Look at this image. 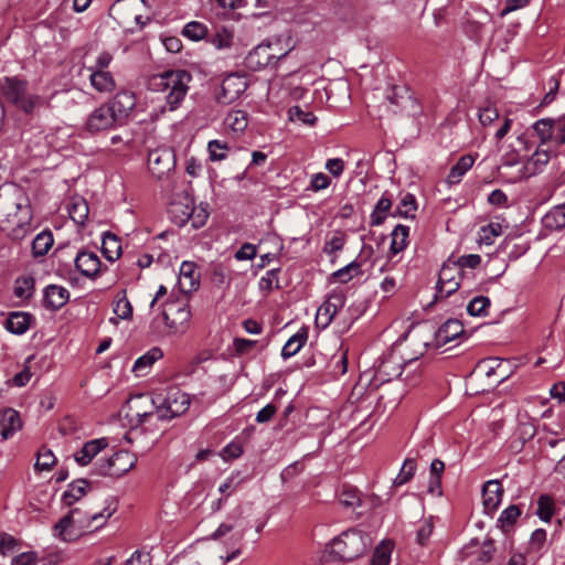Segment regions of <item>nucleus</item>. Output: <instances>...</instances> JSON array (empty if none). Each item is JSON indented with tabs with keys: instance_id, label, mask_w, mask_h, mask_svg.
<instances>
[{
	"instance_id": "obj_28",
	"label": "nucleus",
	"mask_w": 565,
	"mask_h": 565,
	"mask_svg": "<svg viewBox=\"0 0 565 565\" xmlns=\"http://www.w3.org/2000/svg\"><path fill=\"white\" fill-rule=\"evenodd\" d=\"M92 86L99 93H110L115 89L116 83L110 72L103 70L89 71Z\"/></svg>"
},
{
	"instance_id": "obj_52",
	"label": "nucleus",
	"mask_w": 565,
	"mask_h": 565,
	"mask_svg": "<svg viewBox=\"0 0 565 565\" xmlns=\"http://www.w3.org/2000/svg\"><path fill=\"white\" fill-rule=\"evenodd\" d=\"M445 470V463L439 460L435 459L430 463V478H429V492L434 493L436 490L440 488V479L441 475Z\"/></svg>"
},
{
	"instance_id": "obj_10",
	"label": "nucleus",
	"mask_w": 565,
	"mask_h": 565,
	"mask_svg": "<svg viewBox=\"0 0 565 565\" xmlns=\"http://www.w3.org/2000/svg\"><path fill=\"white\" fill-rule=\"evenodd\" d=\"M470 286L467 280L461 279L460 268L455 265L454 258H448L443 265L437 282V297L447 298L456 292L460 286Z\"/></svg>"
},
{
	"instance_id": "obj_51",
	"label": "nucleus",
	"mask_w": 565,
	"mask_h": 565,
	"mask_svg": "<svg viewBox=\"0 0 565 565\" xmlns=\"http://www.w3.org/2000/svg\"><path fill=\"white\" fill-rule=\"evenodd\" d=\"M416 462L414 459H406L399 470V473L394 479V486L399 487L407 483L415 475Z\"/></svg>"
},
{
	"instance_id": "obj_46",
	"label": "nucleus",
	"mask_w": 565,
	"mask_h": 565,
	"mask_svg": "<svg viewBox=\"0 0 565 565\" xmlns=\"http://www.w3.org/2000/svg\"><path fill=\"white\" fill-rule=\"evenodd\" d=\"M502 234V225L500 223H490L482 226L479 231V243L483 245H492L495 237Z\"/></svg>"
},
{
	"instance_id": "obj_34",
	"label": "nucleus",
	"mask_w": 565,
	"mask_h": 565,
	"mask_svg": "<svg viewBox=\"0 0 565 565\" xmlns=\"http://www.w3.org/2000/svg\"><path fill=\"white\" fill-rule=\"evenodd\" d=\"M392 242L390 252L396 255L404 250L408 245L409 227L406 225L398 224L394 227L392 234Z\"/></svg>"
},
{
	"instance_id": "obj_13",
	"label": "nucleus",
	"mask_w": 565,
	"mask_h": 565,
	"mask_svg": "<svg viewBox=\"0 0 565 565\" xmlns=\"http://www.w3.org/2000/svg\"><path fill=\"white\" fill-rule=\"evenodd\" d=\"M106 104L100 105L88 116L86 120V129L90 134H97L100 131L109 130L119 125V121L114 115V110H110Z\"/></svg>"
},
{
	"instance_id": "obj_1",
	"label": "nucleus",
	"mask_w": 565,
	"mask_h": 565,
	"mask_svg": "<svg viewBox=\"0 0 565 565\" xmlns=\"http://www.w3.org/2000/svg\"><path fill=\"white\" fill-rule=\"evenodd\" d=\"M192 76L184 70L166 71L149 77L148 87L153 92L166 93L169 110H174L184 99Z\"/></svg>"
},
{
	"instance_id": "obj_35",
	"label": "nucleus",
	"mask_w": 565,
	"mask_h": 565,
	"mask_svg": "<svg viewBox=\"0 0 565 565\" xmlns=\"http://www.w3.org/2000/svg\"><path fill=\"white\" fill-rule=\"evenodd\" d=\"M543 225L552 231L562 230L565 227V203L554 206L550 212L543 216Z\"/></svg>"
},
{
	"instance_id": "obj_18",
	"label": "nucleus",
	"mask_w": 565,
	"mask_h": 565,
	"mask_svg": "<svg viewBox=\"0 0 565 565\" xmlns=\"http://www.w3.org/2000/svg\"><path fill=\"white\" fill-rule=\"evenodd\" d=\"M193 203L194 200L189 194L179 195L171 202L169 214L175 225L184 226L186 223H189Z\"/></svg>"
},
{
	"instance_id": "obj_4",
	"label": "nucleus",
	"mask_w": 565,
	"mask_h": 565,
	"mask_svg": "<svg viewBox=\"0 0 565 565\" xmlns=\"http://www.w3.org/2000/svg\"><path fill=\"white\" fill-rule=\"evenodd\" d=\"M28 83L18 77H4L0 82V89L8 102L21 108L25 113H32L40 102L36 95L28 94Z\"/></svg>"
},
{
	"instance_id": "obj_19",
	"label": "nucleus",
	"mask_w": 565,
	"mask_h": 565,
	"mask_svg": "<svg viewBox=\"0 0 565 565\" xmlns=\"http://www.w3.org/2000/svg\"><path fill=\"white\" fill-rule=\"evenodd\" d=\"M154 415L151 407V397L145 394L134 396L128 402V416L136 418L138 423H143L150 416Z\"/></svg>"
},
{
	"instance_id": "obj_3",
	"label": "nucleus",
	"mask_w": 565,
	"mask_h": 565,
	"mask_svg": "<svg viewBox=\"0 0 565 565\" xmlns=\"http://www.w3.org/2000/svg\"><path fill=\"white\" fill-rule=\"evenodd\" d=\"M191 404L189 394L177 386L154 392L151 396V407L158 420H171L183 415Z\"/></svg>"
},
{
	"instance_id": "obj_8",
	"label": "nucleus",
	"mask_w": 565,
	"mask_h": 565,
	"mask_svg": "<svg viewBox=\"0 0 565 565\" xmlns=\"http://www.w3.org/2000/svg\"><path fill=\"white\" fill-rule=\"evenodd\" d=\"M137 462V458L128 450L116 451L111 457L95 465L94 473L119 478L130 471Z\"/></svg>"
},
{
	"instance_id": "obj_45",
	"label": "nucleus",
	"mask_w": 565,
	"mask_h": 565,
	"mask_svg": "<svg viewBox=\"0 0 565 565\" xmlns=\"http://www.w3.org/2000/svg\"><path fill=\"white\" fill-rule=\"evenodd\" d=\"M456 266L460 268L461 279H469V273L465 271L466 268L475 269L481 263V257L478 254L462 255L457 259H454Z\"/></svg>"
},
{
	"instance_id": "obj_61",
	"label": "nucleus",
	"mask_w": 565,
	"mask_h": 565,
	"mask_svg": "<svg viewBox=\"0 0 565 565\" xmlns=\"http://www.w3.org/2000/svg\"><path fill=\"white\" fill-rule=\"evenodd\" d=\"M330 184H331V179L326 173L318 172V173L312 174L310 184H309V190H311L313 192H319L321 190L329 188Z\"/></svg>"
},
{
	"instance_id": "obj_20",
	"label": "nucleus",
	"mask_w": 565,
	"mask_h": 565,
	"mask_svg": "<svg viewBox=\"0 0 565 565\" xmlns=\"http://www.w3.org/2000/svg\"><path fill=\"white\" fill-rule=\"evenodd\" d=\"M70 300V291L58 285H49L43 291V301L45 308L50 310H58Z\"/></svg>"
},
{
	"instance_id": "obj_60",
	"label": "nucleus",
	"mask_w": 565,
	"mask_h": 565,
	"mask_svg": "<svg viewBox=\"0 0 565 565\" xmlns=\"http://www.w3.org/2000/svg\"><path fill=\"white\" fill-rule=\"evenodd\" d=\"M273 64L275 65L279 60L284 58L291 50V47L284 49L281 47V42L279 39L273 41H266Z\"/></svg>"
},
{
	"instance_id": "obj_33",
	"label": "nucleus",
	"mask_w": 565,
	"mask_h": 565,
	"mask_svg": "<svg viewBox=\"0 0 565 565\" xmlns=\"http://www.w3.org/2000/svg\"><path fill=\"white\" fill-rule=\"evenodd\" d=\"M70 217L79 225H83L88 217L89 207L87 201L82 196L72 198L68 204Z\"/></svg>"
},
{
	"instance_id": "obj_37",
	"label": "nucleus",
	"mask_w": 565,
	"mask_h": 565,
	"mask_svg": "<svg viewBox=\"0 0 565 565\" xmlns=\"http://www.w3.org/2000/svg\"><path fill=\"white\" fill-rule=\"evenodd\" d=\"M361 274V263L358 260H353L350 264L345 265L344 267L333 271L330 276V280L347 284L353 277L360 276Z\"/></svg>"
},
{
	"instance_id": "obj_32",
	"label": "nucleus",
	"mask_w": 565,
	"mask_h": 565,
	"mask_svg": "<svg viewBox=\"0 0 565 565\" xmlns=\"http://www.w3.org/2000/svg\"><path fill=\"white\" fill-rule=\"evenodd\" d=\"M475 158L471 154H465L459 158L457 163L450 169L447 182L450 185L458 184L462 177L472 168Z\"/></svg>"
},
{
	"instance_id": "obj_41",
	"label": "nucleus",
	"mask_w": 565,
	"mask_h": 565,
	"mask_svg": "<svg viewBox=\"0 0 565 565\" xmlns=\"http://www.w3.org/2000/svg\"><path fill=\"white\" fill-rule=\"evenodd\" d=\"M53 235L50 231H43L39 233L32 242L33 256H44L53 246Z\"/></svg>"
},
{
	"instance_id": "obj_44",
	"label": "nucleus",
	"mask_w": 565,
	"mask_h": 565,
	"mask_svg": "<svg viewBox=\"0 0 565 565\" xmlns=\"http://www.w3.org/2000/svg\"><path fill=\"white\" fill-rule=\"evenodd\" d=\"M289 120L292 122H299L307 126H313L317 121V117L312 111L302 108L301 106H292L288 110Z\"/></svg>"
},
{
	"instance_id": "obj_7",
	"label": "nucleus",
	"mask_w": 565,
	"mask_h": 565,
	"mask_svg": "<svg viewBox=\"0 0 565 565\" xmlns=\"http://www.w3.org/2000/svg\"><path fill=\"white\" fill-rule=\"evenodd\" d=\"M15 212L7 214V223L11 224L9 236L15 241H22L34 231L33 213L31 205L14 200Z\"/></svg>"
},
{
	"instance_id": "obj_11",
	"label": "nucleus",
	"mask_w": 565,
	"mask_h": 565,
	"mask_svg": "<svg viewBox=\"0 0 565 565\" xmlns=\"http://www.w3.org/2000/svg\"><path fill=\"white\" fill-rule=\"evenodd\" d=\"M405 340L415 348L416 356L414 359H417L436 340L435 328L428 322L418 323L405 334Z\"/></svg>"
},
{
	"instance_id": "obj_6",
	"label": "nucleus",
	"mask_w": 565,
	"mask_h": 565,
	"mask_svg": "<svg viewBox=\"0 0 565 565\" xmlns=\"http://www.w3.org/2000/svg\"><path fill=\"white\" fill-rule=\"evenodd\" d=\"M366 543L363 534L356 530H349L335 537L331 551L340 559L353 561L364 553Z\"/></svg>"
},
{
	"instance_id": "obj_53",
	"label": "nucleus",
	"mask_w": 565,
	"mask_h": 565,
	"mask_svg": "<svg viewBox=\"0 0 565 565\" xmlns=\"http://www.w3.org/2000/svg\"><path fill=\"white\" fill-rule=\"evenodd\" d=\"M520 515L521 509L518 505L512 504L501 512L498 522L500 523L501 527L505 530L512 526L520 518Z\"/></svg>"
},
{
	"instance_id": "obj_38",
	"label": "nucleus",
	"mask_w": 565,
	"mask_h": 565,
	"mask_svg": "<svg viewBox=\"0 0 565 565\" xmlns=\"http://www.w3.org/2000/svg\"><path fill=\"white\" fill-rule=\"evenodd\" d=\"M392 207V199L387 194V192H384L381 196V199L377 201L372 214H371V225L379 226L381 225L384 220L386 218V215L388 211Z\"/></svg>"
},
{
	"instance_id": "obj_29",
	"label": "nucleus",
	"mask_w": 565,
	"mask_h": 565,
	"mask_svg": "<svg viewBox=\"0 0 565 565\" xmlns=\"http://www.w3.org/2000/svg\"><path fill=\"white\" fill-rule=\"evenodd\" d=\"M163 356L162 350L160 348H151L143 355L139 356L132 366V372L137 376H143L148 373V370L152 366V364L160 360Z\"/></svg>"
},
{
	"instance_id": "obj_56",
	"label": "nucleus",
	"mask_w": 565,
	"mask_h": 565,
	"mask_svg": "<svg viewBox=\"0 0 565 565\" xmlns=\"http://www.w3.org/2000/svg\"><path fill=\"white\" fill-rule=\"evenodd\" d=\"M536 514L543 521H550L554 514V502L550 495H541L537 500Z\"/></svg>"
},
{
	"instance_id": "obj_63",
	"label": "nucleus",
	"mask_w": 565,
	"mask_h": 565,
	"mask_svg": "<svg viewBox=\"0 0 565 565\" xmlns=\"http://www.w3.org/2000/svg\"><path fill=\"white\" fill-rule=\"evenodd\" d=\"M499 118V111L495 107L487 106L479 110V120L482 126H488Z\"/></svg>"
},
{
	"instance_id": "obj_23",
	"label": "nucleus",
	"mask_w": 565,
	"mask_h": 565,
	"mask_svg": "<svg viewBox=\"0 0 565 565\" xmlns=\"http://www.w3.org/2000/svg\"><path fill=\"white\" fill-rule=\"evenodd\" d=\"M107 446L108 441L106 438L86 441L82 449L75 452L74 459L79 466H87Z\"/></svg>"
},
{
	"instance_id": "obj_40",
	"label": "nucleus",
	"mask_w": 565,
	"mask_h": 565,
	"mask_svg": "<svg viewBox=\"0 0 565 565\" xmlns=\"http://www.w3.org/2000/svg\"><path fill=\"white\" fill-rule=\"evenodd\" d=\"M307 332H297L291 335L281 350V356L286 360L297 354L307 342Z\"/></svg>"
},
{
	"instance_id": "obj_16",
	"label": "nucleus",
	"mask_w": 565,
	"mask_h": 565,
	"mask_svg": "<svg viewBox=\"0 0 565 565\" xmlns=\"http://www.w3.org/2000/svg\"><path fill=\"white\" fill-rule=\"evenodd\" d=\"M550 159L551 156L547 150L537 149L520 169L519 173L512 179V181L518 182L541 172L548 163Z\"/></svg>"
},
{
	"instance_id": "obj_14",
	"label": "nucleus",
	"mask_w": 565,
	"mask_h": 565,
	"mask_svg": "<svg viewBox=\"0 0 565 565\" xmlns=\"http://www.w3.org/2000/svg\"><path fill=\"white\" fill-rule=\"evenodd\" d=\"M345 297L342 292H332L326 301L318 308L316 322L321 328H327L334 316L343 308Z\"/></svg>"
},
{
	"instance_id": "obj_21",
	"label": "nucleus",
	"mask_w": 565,
	"mask_h": 565,
	"mask_svg": "<svg viewBox=\"0 0 565 565\" xmlns=\"http://www.w3.org/2000/svg\"><path fill=\"white\" fill-rule=\"evenodd\" d=\"M245 65L254 72L274 65L267 43L262 42L254 47L245 57Z\"/></svg>"
},
{
	"instance_id": "obj_2",
	"label": "nucleus",
	"mask_w": 565,
	"mask_h": 565,
	"mask_svg": "<svg viewBox=\"0 0 565 565\" xmlns=\"http://www.w3.org/2000/svg\"><path fill=\"white\" fill-rule=\"evenodd\" d=\"M114 511L115 509L106 508L103 512L87 513L81 508H74L54 525V531L63 541H72L79 532L89 529L93 522H105Z\"/></svg>"
},
{
	"instance_id": "obj_12",
	"label": "nucleus",
	"mask_w": 565,
	"mask_h": 565,
	"mask_svg": "<svg viewBox=\"0 0 565 565\" xmlns=\"http://www.w3.org/2000/svg\"><path fill=\"white\" fill-rule=\"evenodd\" d=\"M247 87L248 83L245 76L230 74L223 79L221 90L216 95V99L220 104L230 105L238 99L239 96L245 93Z\"/></svg>"
},
{
	"instance_id": "obj_15",
	"label": "nucleus",
	"mask_w": 565,
	"mask_h": 565,
	"mask_svg": "<svg viewBox=\"0 0 565 565\" xmlns=\"http://www.w3.org/2000/svg\"><path fill=\"white\" fill-rule=\"evenodd\" d=\"M110 110H114L119 125L124 122L136 106V96L132 92H118L108 103H105Z\"/></svg>"
},
{
	"instance_id": "obj_27",
	"label": "nucleus",
	"mask_w": 565,
	"mask_h": 565,
	"mask_svg": "<svg viewBox=\"0 0 565 565\" xmlns=\"http://www.w3.org/2000/svg\"><path fill=\"white\" fill-rule=\"evenodd\" d=\"M89 482L86 479H78L67 486V490L62 495V502L66 507H72L78 500L86 495Z\"/></svg>"
},
{
	"instance_id": "obj_43",
	"label": "nucleus",
	"mask_w": 565,
	"mask_h": 565,
	"mask_svg": "<svg viewBox=\"0 0 565 565\" xmlns=\"http://www.w3.org/2000/svg\"><path fill=\"white\" fill-rule=\"evenodd\" d=\"M225 125L234 132H243L247 125V114L244 110L230 111L225 118Z\"/></svg>"
},
{
	"instance_id": "obj_26",
	"label": "nucleus",
	"mask_w": 565,
	"mask_h": 565,
	"mask_svg": "<svg viewBox=\"0 0 565 565\" xmlns=\"http://www.w3.org/2000/svg\"><path fill=\"white\" fill-rule=\"evenodd\" d=\"M196 266L192 262H183L180 267L179 287L182 292L189 294L199 286L198 277L194 276Z\"/></svg>"
},
{
	"instance_id": "obj_55",
	"label": "nucleus",
	"mask_w": 565,
	"mask_h": 565,
	"mask_svg": "<svg viewBox=\"0 0 565 565\" xmlns=\"http://www.w3.org/2000/svg\"><path fill=\"white\" fill-rule=\"evenodd\" d=\"M211 43L218 50L228 49L233 43V33L226 28H221L212 35Z\"/></svg>"
},
{
	"instance_id": "obj_48",
	"label": "nucleus",
	"mask_w": 565,
	"mask_h": 565,
	"mask_svg": "<svg viewBox=\"0 0 565 565\" xmlns=\"http://www.w3.org/2000/svg\"><path fill=\"white\" fill-rule=\"evenodd\" d=\"M230 150L228 143L222 140H211L207 143L209 157L212 161H222L226 159Z\"/></svg>"
},
{
	"instance_id": "obj_57",
	"label": "nucleus",
	"mask_w": 565,
	"mask_h": 565,
	"mask_svg": "<svg viewBox=\"0 0 565 565\" xmlns=\"http://www.w3.org/2000/svg\"><path fill=\"white\" fill-rule=\"evenodd\" d=\"M209 218V212L206 209V205H203L201 203L200 205H195L193 203L191 209V217H189V222H191L192 227L200 228L203 225H205L206 221Z\"/></svg>"
},
{
	"instance_id": "obj_36",
	"label": "nucleus",
	"mask_w": 565,
	"mask_h": 565,
	"mask_svg": "<svg viewBox=\"0 0 565 565\" xmlns=\"http://www.w3.org/2000/svg\"><path fill=\"white\" fill-rule=\"evenodd\" d=\"M35 279L32 276H20L14 280L13 295L22 300H29L34 294Z\"/></svg>"
},
{
	"instance_id": "obj_50",
	"label": "nucleus",
	"mask_w": 565,
	"mask_h": 565,
	"mask_svg": "<svg viewBox=\"0 0 565 565\" xmlns=\"http://www.w3.org/2000/svg\"><path fill=\"white\" fill-rule=\"evenodd\" d=\"M182 34L192 41H199L207 34V28L198 21H191L183 28Z\"/></svg>"
},
{
	"instance_id": "obj_59",
	"label": "nucleus",
	"mask_w": 565,
	"mask_h": 565,
	"mask_svg": "<svg viewBox=\"0 0 565 565\" xmlns=\"http://www.w3.org/2000/svg\"><path fill=\"white\" fill-rule=\"evenodd\" d=\"M402 90H403L402 88L392 87L386 95V99L390 103V105L392 106L391 110L393 113H396L397 109L403 107L404 103H406L409 99V97L407 96L406 93L401 94Z\"/></svg>"
},
{
	"instance_id": "obj_49",
	"label": "nucleus",
	"mask_w": 565,
	"mask_h": 565,
	"mask_svg": "<svg viewBox=\"0 0 565 565\" xmlns=\"http://www.w3.org/2000/svg\"><path fill=\"white\" fill-rule=\"evenodd\" d=\"M56 462V458L52 450L41 448L38 452L36 462L34 468L39 471H50Z\"/></svg>"
},
{
	"instance_id": "obj_64",
	"label": "nucleus",
	"mask_w": 565,
	"mask_h": 565,
	"mask_svg": "<svg viewBox=\"0 0 565 565\" xmlns=\"http://www.w3.org/2000/svg\"><path fill=\"white\" fill-rule=\"evenodd\" d=\"M391 559V551L388 547H376L371 559V565H388Z\"/></svg>"
},
{
	"instance_id": "obj_54",
	"label": "nucleus",
	"mask_w": 565,
	"mask_h": 565,
	"mask_svg": "<svg viewBox=\"0 0 565 565\" xmlns=\"http://www.w3.org/2000/svg\"><path fill=\"white\" fill-rule=\"evenodd\" d=\"M533 129L543 142L550 140L554 134V119L543 118L533 125Z\"/></svg>"
},
{
	"instance_id": "obj_58",
	"label": "nucleus",
	"mask_w": 565,
	"mask_h": 565,
	"mask_svg": "<svg viewBox=\"0 0 565 565\" xmlns=\"http://www.w3.org/2000/svg\"><path fill=\"white\" fill-rule=\"evenodd\" d=\"M279 269H270L258 281V287L262 291L270 292L274 288H279Z\"/></svg>"
},
{
	"instance_id": "obj_47",
	"label": "nucleus",
	"mask_w": 565,
	"mask_h": 565,
	"mask_svg": "<svg viewBox=\"0 0 565 565\" xmlns=\"http://www.w3.org/2000/svg\"><path fill=\"white\" fill-rule=\"evenodd\" d=\"M490 306V299L484 296H477L467 306V312L472 317L487 316L488 308Z\"/></svg>"
},
{
	"instance_id": "obj_24",
	"label": "nucleus",
	"mask_w": 565,
	"mask_h": 565,
	"mask_svg": "<svg viewBox=\"0 0 565 565\" xmlns=\"http://www.w3.org/2000/svg\"><path fill=\"white\" fill-rule=\"evenodd\" d=\"M1 437L7 440L22 428V422L17 411L7 408L2 412L0 418Z\"/></svg>"
},
{
	"instance_id": "obj_42",
	"label": "nucleus",
	"mask_w": 565,
	"mask_h": 565,
	"mask_svg": "<svg viewBox=\"0 0 565 565\" xmlns=\"http://www.w3.org/2000/svg\"><path fill=\"white\" fill-rule=\"evenodd\" d=\"M417 210L416 198L412 193L402 194L396 206V214L405 218H414Z\"/></svg>"
},
{
	"instance_id": "obj_62",
	"label": "nucleus",
	"mask_w": 565,
	"mask_h": 565,
	"mask_svg": "<svg viewBox=\"0 0 565 565\" xmlns=\"http://www.w3.org/2000/svg\"><path fill=\"white\" fill-rule=\"evenodd\" d=\"M433 531H434L433 522L430 520H424L417 530L416 540H417L418 544L425 545L427 543V541L429 540Z\"/></svg>"
},
{
	"instance_id": "obj_30",
	"label": "nucleus",
	"mask_w": 565,
	"mask_h": 565,
	"mask_svg": "<svg viewBox=\"0 0 565 565\" xmlns=\"http://www.w3.org/2000/svg\"><path fill=\"white\" fill-rule=\"evenodd\" d=\"M32 316L26 312H11L6 320V329L13 334H23L30 328Z\"/></svg>"
},
{
	"instance_id": "obj_25",
	"label": "nucleus",
	"mask_w": 565,
	"mask_h": 565,
	"mask_svg": "<svg viewBox=\"0 0 565 565\" xmlns=\"http://www.w3.org/2000/svg\"><path fill=\"white\" fill-rule=\"evenodd\" d=\"M463 333V326L457 319H449L441 324L437 330L435 329L436 341L446 344Z\"/></svg>"
},
{
	"instance_id": "obj_5",
	"label": "nucleus",
	"mask_w": 565,
	"mask_h": 565,
	"mask_svg": "<svg viewBox=\"0 0 565 565\" xmlns=\"http://www.w3.org/2000/svg\"><path fill=\"white\" fill-rule=\"evenodd\" d=\"M162 318L169 334H183L191 320L190 305L186 300H168L164 303Z\"/></svg>"
},
{
	"instance_id": "obj_17",
	"label": "nucleus",
	"mask_w": 565,
	"mask_h": 565,
	"mask_svg": "<svg viewBox=\"0 0 565 565\" xmlns=\"http://www.w3.org/2000/svg\"><path fill=\"white\" fill-rule=\"evenodd\" d=\"M76 269L87 278H96L102 270V262L94 252L82 250L74 259Z\"/></svg>"
},
{
	"instance_id": "obj_31",
	"label": "nucleus",
	"mask_w": 565,
	"mask_h": 565,
	"mask_svg": "<svg viewBox=\"0 0 565 565\" xmlns=\"http://www.w3.org/2000/svg\"><path fill=\"white\" fill-rule=\"evenodd\" d=\"M102 253L109 262H115L121 255V243L115 234L105 232L102 237Z\"/></svg>"
},
{
	"instance_id": "obj_39",
	"label": "nucleus",
	"mask_w": 565,
	"mask_h": 565,
	"mask_svg": "<svg viewBox=\"0 0 565 565\" xmlns=\"http://www.w3.org/2000/svg\"><path fill=\"white\" fill-rule=\"evenodd\" d=\"M114 313L116 317L109 319V322L114 326H117L119 320L131 319L132 306L125 294L115 301Z\"/></svg>"
},
{
	"instance_id": "obj_22",
	"label": "nucleus",
	"mask_w": 565,
	"mask_h": 565,
	"mask_svg": "<svg viewBox=\"0 0 565 565\" xmlns=\"http://www.w3.org/2000/svg\"><path fill=\"white\" fill-rule=\"evenodd\" d=\"M503 487L499 480H489L482 488L483 505L488 513L494 512L502 499Z\"/></svg>"
},
{
	"instance_id": "obj_9",
	"label": "nucleus",
	"mask_w": 565,
	"mask_h": 565,
	"mask_svg": "<svg viewBox=\"0 0 565 565\" xmlns=\"http://www.w3.org/2000/svg\"><path fill=\"white\" fill-rule=\"evenodd\" d=\"M175 167V154L170 147H159L148 153V169L157 180L169 177Z\"/></svg>"
}]
</instances>
